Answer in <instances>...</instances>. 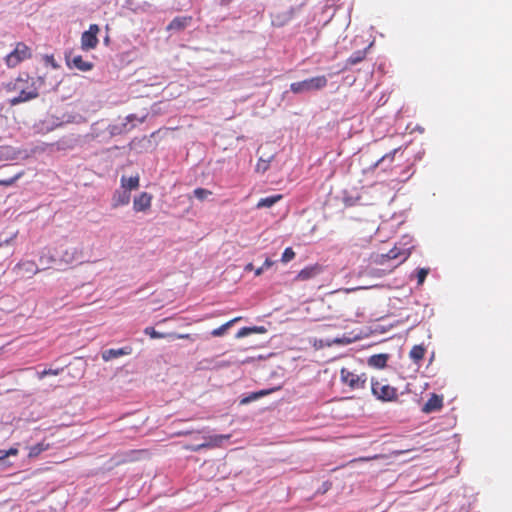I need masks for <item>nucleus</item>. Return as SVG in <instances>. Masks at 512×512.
Here are the masks:
<instances>
[{
    "label": "nucleus",
    "mask_w": 512,
    "mask_h": 512,
    "mask_svg": "<svg viewBox=\"0 0 512 512\" xmlns=\"http://www.w3.org/2000/svg\"><path fill=\"white\" fill-rule=\"evenodd\" d=\"M8 92H18V95L10 99L12 106L33 100L39 96L35 80L28 74L19 75L14 81L6 84Z\"/></svg>",
    "instance_id": "obj_1"
},
{
    "label": "nucleus",
    "mask_w": 512,
    "mask_h": 512,
    "mask_svg": "<svg viewBox=\"0 0 512 512\" xmlns=\"http://www.w3.org/2000/svg\"><path fill=\"white\" fill-rule=\"evenodd\" d=\"M371 392L383 402L395 401L398 398L397 388L389 385L387 379H371Z\"/></svg>",
    "instance_id": "obj_2"
},
{
    "label": "nucleus",
    "mask_w": 512,
    "mask_h": 512,
    "mask_svg": "<svg viewBox=\"0 0 512 512\" xmlns=\"http://www.w3.org/2000/svg\"><path fill=\"white\" fill-rule=\"evenodd\" d=\"M328 80L324 75L315 76L303 81L293 82L290 84V90L295 94L318 91L327 86Z\"/></svg>",
    "instance_id": "obj_3"
},
{
    "label": "nucleus",
    "mask_w": 512,
    "mask_h": 512,
    "mask_svg": "<svg viewBox=\"0 0 512 512\" xmlns=\"http://www.w3.org/2000/svg\"><path fill=\"white\" fill-rule=\"evenodd\" d=\"M32 57V49L24 42H17L14 49L5 57V64L8 68H15L23 61Z\"/></svg>",
    "instance_id": "obj_4"
},
{
    "label": "nucleus",
    "mask_w": 512,
    "mask_h": 512,
    "mask_svg": "<svg viewBox=\"0 0 512 512\" xmlns=\"http://www.w3.org/2000/svg\"><path fill=\"white\" fill-rule=\"evenodd\" d=\"M341 382L350 387L352 390L364 389L367 382V375L365 373L357 374L350 371L348 368H341L340 370Z\"/></svg>",
    "instance_id": "obj_5"
},
{
    "label": "nucleus",
    "mask_w": 512,
    "mask_h": 512,
    "mask_svg": "<svg viewBox=\"0 0 512 512\" xmlns=\"http://www.w3.org/2000/svg\"><path fill=\"white\" fill-rule=\"evenodd\" d=\"M100 28L97 24H91L87 31H84L81 35V49L89 51L95 49L99 43L98 33Z\"/></svg>",
    "instance_id": "obj_6"
},
{
    "label": "nucleus",
    "mask_w": 512,
    "mask_h": 512,
    "mask_svg": "<svg viewBox=\"0 0 512 512\" xmlns=\"http://www.w3.org/2000/svg\"><path fill=\"white\" fill-rule=\"evenodd\" d=\"M66 65L70 69H77L82 72H87L93 69L92 62L84 60L81 55H74L72 52L65 54Z\"/></svg>",
    "instance_id": "obj_7"
},
{
    "label": "nucleus",
    "mask_w": 512,
    "mask_h": 512,
    "mask_svg": "<svg viewBox=\"0 0 512 512\" xmlns=\"http://www.w3.org/2000/svg\"><path fill=\"white\" fill-rule=\"evenodd\" d=\"M230 435H214L207 437V441L198 445H186L184 448L190 451H200L205 448H214L221 446L224 440H228Z\"/></svg>",
    "instance_id": "obj_8"
},
{
    "label": "nucleus",
    "mask_w": 512,
    "mask_h": 512,
    "mask_svg": "<svg viewBox=\"0 0 512 512\" xmlns=\"http://www.w3.org/2000/svg\"><path fill=\"white\" fill-rule=\"evenodd\" d=\"M411 255V249H401L397 246H394L390 249L386 254L381 255V260L379 261L381 264H384L385 260H396L401 258L398 264L405 262Z\"/></svg>",
    "instance_id": "obj_9"
},
{
    "label": "nucleus",
    "mask_w": 512,
    "mask_h": 512,
    "mask_svg": "<svg viewBox=\"0 0 512 512\" xmlns=\"http://www.w3.org/2000/svg\"><path fill=\"white\" fill-rule=\"evenodd\" d=\"M152 199V194L148 192L140 193L138 196L134 197L133 210L135 212H147L151 208Z\"/></svg>",
    "instance_id": "obj_10"
},
{
    "label": "nucleus",
    "mask_w": 512,
    "mask_h": 512,
    "mask_svg": "<svg viewBox=\"0 0 512 512\" xmlns=\"http://www.w3.org/2000/svg\"><path fill=\"white\" fill-rule=\"evenodd\" d=\"M443 407V396L432 394L422 407V412L429 414L441 410Z\"/></svg>",
    "instance_id": "obj_11"
},
{
    "label": "nucleus",
    "mask_w": 512,
    "mask_h": 512,
    "mask_svg": "<svg viewBox=\"0 0 512 512\" xmlns=\"http://www.w3.org/2000/svg\"><path fill=\"white\" fill-rule=\"evenodd\" d=\"M15 270H18L23 276L28 277L36 275L40 271L36 263L30 260L19 262L15 266Z\"/></svg>",
    "instance_id": "obj_12"
},
{
    "label": "nucleus",
    "mask_w": 512,
    "mask_h": 512,
    "mask_svg": "<svg viewBox=\"0 0 512 512\" xmlns=\"http://www.w3.org/2000/svg\"><path fill=\"white\" fill-rule=\"evenodd\" d=\"M130 199H131L130 192H128L124 189L116 190L112 196L111 206H112V208L116 209L118 207L128 205L130 202Z\"/></svg>",
    "instance_id": "obj_13"
},
{
    "label": "nucleus",
    "mask_w": 512,
    "mask_h": 512,
    "mask_svg": "<svg viewBox=\"0 0 512 512\" xmlns=\"http://www.w3.org/2000/svg\"><path fill=\"white\" fill-rule=\"evenodd\" d=\"M322 271L320 265H312L302 269L295 277L296 281H306L319 275Z\"/></svg>",
    "instance_id": "obj_14"
},
{
    "label": "nucleus",
    "mask_w": 512,
    "mask_h": 512,
    "mask_svg": "<svg viewBox=\"0 0 512 512\" xmlns=\"http://www.w3.org/2000/svg\"><path fill=\"white\" fill-rule=\"evenodd\" d=\"M192 22L191 16L175 17L167 26V30L181 31L189 26Z\"/></svg>",
    "instance_id": "obj_15"
},
{
    "label": "nucleus",
    "mask_w": 512,
    "mask_h": 512,
    "mask_svg": "<svg viewBox=\"0 0 512 512\" xmlns=\"http://www.w3.org/2000/svg\"><path fill=\"white\" fill-rule=\"evenodd\" d=\"M131 352H132V348L129 346L118 348V349H108L102 353V359L104 361H110L112 359H115V358H118L121 356L129 355V354H131Z\"/></svg>",
    "instance_id": "obj_16"
},
{
    "label": "nucleus",
    "mask_w": 512,
    "mask_h": 512,
    "mask_svg": "<svg viewBox=\"0 0 512 512\" xmlns=\"http://www.w3.org/2000/svg\"><path fill=\"white\" fill-rule=\"evenodd\" d=\"M389 360V355L385 353L374 354L368 358V365L373 368L383 369L386 367Z\"/></svg>",
    "instance_id": "obj_17"
},
{
    "label": "nucleus",
    "mask_w": 512,
    "mask_h": 512,
    "mask_svg": "<svg viewBox=\"0 0 512 512\" xmlns=\"http://www.w3.org/2000/svg\"><path fill=\"white\" fill-rule=\"evenodd\" d=\"M120 182L121 188L130 192L131 190H136L139 188L140 178L139 175H135L129 178L122 176Z\"/></svg>",
    "instance_id": "obj_18"
},
{
    "label": "nucleus",
    "mask_w": 512,
    "mask_h": 512,
    "mask_svg": "<svg viewBox=\"0 0 512 512\" xmlns=\"http://www.w3.org/2000/svg\"><path fill=\"white\" fill-rule=\"evenodd\" d=\"M13 238L0 242V266L13 255L11 242Z\"/></svg>",
    "instance_id": "obj_19"
},
{
    "label": "nucleus",
    "mask_w": 512,
    "mask_h": 512,
    "mask_svg": "<svg viewBox=\"0 0 512 512\" xmlns=\"http://www.w3.org/2000/svg\"><path fill=\"white\" fill-rule=\"evenodd\" d=\"M266 332L267 329L264 326L243 327L237 332L236 338H243L254 333L264 334Z\"/></svg>",
    "instance_id": "obj_20"
},
{
    "label": "nucleus",
    "mask_w": 512,
    "mask_h": 512,
    "mask_svg": "<svg viewBox=\"0 0 512 512\" xmlns=\"http://www.w3.org/2000/svg\"><path fill=\"white\" fill-rule=\"evenodd\" d=\"M282 198H283V196L281 194H275V195H271V196H268L265 198H261L258 201L256 207L258 209L272 207L274 204L279 202Z\"/></svg>",
    "instance_id": "obj_21"
},
{
    "label": "nucleus",
    "mask_w": 512,
    "mask_h": 512,
    "mask_svg": "<svg viewBox=\"0 0 512 512\" xmlns=\"http://www.w3.org/2000/svg\"><path fill=\"white\" fill-rule=\"evenodd\" d=\"M51 445L45 441L39 442L36 445H33L29 448L28 457L29 458H36L38 457L42 452L47 451L50 449Z\"/></svg>",
    "instance_id": "obj_22"
},
{
    "label": "nucleus",
    "mask_w": 512,
    "mask_h": 512,
    "mask_svg": "<svg viewBox=\"0 0 512 512\" xmlns=\"http://www.w3.org/2000/svg\"><path fill=\"white\" fill-rule=\"evenodd\" d=\"M241 320V317H235L231 320H229L228 322L224 323L223 325H221L220 327L216 328V329H213L211 331V335L213 337H220V336H223L226 331L235 323H237L238 321Z\"/></svg>",
    "instance_id": "obj_23"
},
{
    "label": "nucleus",
    "mask_w": 512,
    "mask_h": 512,
    "mask_svg": "<svg viewBox=\"0 0 512 512\" xmlns=\"http://www.w3.org/2000/svg\"><path fill=\"white\" fill-rule=\"evenodd\" d=\"M426 353V348L423 345H415L409 352L410 358L415 362L419 363L423 360Z\"/></svg>",
    "instance_id": "obj_24"
},
{
    "label": "nucleus",
    "mask_w": 512,
    "mask_h": 512,
    "mask_svg": "<svg viewBox=\"0 0 512 512\" xmlns=\"http://www.w3.org/2000/svg\"><path fill=\"white\" fill-rule=\"evenodd\" d=\"M20 152L13 147L4 146L0 148V159L14 160L19 156Z\"/></svg>",
    "instance_id": "obj_25"
},
{
    "label": "nucleus",
    "mask_w": 512,
    "mask_h": 512,
    "mask_svg": "<svg viewBox=\"0 0 512 512\" xmlns=\"http://www.w3.org/2000/svg\"><path fill=\"white\" fill-rule=\"evenodd\" d=\"M273 157H274L273 155H270L267 158H264L263 156L259 157L258 162L256 164V171L262 172V173L267 171Z\"/></svg>",
    "instance_id": "obj_26"
},
{
    "label": "nucleus",
    "mask_w": 512,
    "mask_h": 512,
    "mask_svg": "<svg viewBox=\"0 0 512 512\" xmlns=\"http://www.w3.org/2000/svg\"><path fill=\"white\" fill-rule=\"evenodd\" d=\"M144 333L152 339L169 338V333H161L156 331L153 327H146Z\"/></svg>",
    "instance_id": "obj_27"
},
{
    "label": "nucleus",
    "mask_w": 512,
    "mask_h": 512,
    "mask_svg": "<svg viewBox=\"0 0 512 512\" xmlns=\"http://www.w3.org/2000/svg\"><path fill=\"white\" fill-rule=\"evenodd\" d=\"M24 175V171H20L16 173L14 176L6 179H0V185L4 187L12 186L17 180H19Z\"/></svg>",
    "instance_id": "obj_28"
},
{
    "label": "nucleus",
    "mask_w": 512,
    "mask_h": 512,
    "mask_svg": "<svg viewBox=\"0 0 512 512\" xmlns=\"http://www.w3.org/2000/svg\"><path fill=\"white\" fill-rule=\"evenodd\" d=\"M365 58V52L364 51H357L353 53L347 60V63L349 65H356L363 61Z\"/></svg>",
    "instance_id": "obj_29"
},
{
    "label": "nucleus",
    "mask_w": 512,
    "mask_h": 512,
    "mask_svg": "<svg viewBox=\"0 0 512 512\" xmlns=\"http://www.w3.org/2000/svg\"><path fill=\"white\" fill-rule=\"evenodd\" d=\"M193 193L198 200L203 201L212 194V191L205 188H196Z\"/></svg>",
    "instance_id": "obj_30"
},
{
    "label": "nucleus",
    "mask_w": 512,
    "mask_h": 512,
    "mask_svg": "<svg viewBox=\"0 0 512 512\" xmlns=\"http://www.w3.org/2000/svg\"><path fill=\"white\" fill-rule=\"evenodd\" d=\"M400 148H395L394 150H392L391 152L385 154L384 156H382L376 163H375V167L378 166L380 163L382 162H385V161H389V162H392L394 160V157L396 155V153L399 151Z\"/></svg>",
    "instance_id": "obj_31"
},
{
    "label": "nucleus",
    "mask_w": 512,
    "mask_h": 512,
    "mask_svg": "<svg viewBox=\"0 0 512 512\" xmlns=\"http://www.w3.org/2000/svg\"><path fill=\"white\" fill-rule=\"evenodd\" d=\"M18 455V449L15 447H11L8 450H0V463L4 461L9 456Z\"/></svg>",
    "instance_id": "obj_32"
},
{
    "label": "nucleus",
    "mask_w": 512,
    "mask_h": 512,
    "mask_svg": "<svg viewBox=\"0 0 512 512\" xmlns=\"http://www.w3.org/2000/svg\"><path fill=\"white\" fill-rule=\"evenodd\" d=\"M294 257H295V252L293 251V249L291 247H288L284 250L282 257H281V261L283 263H288L289 261L294 259Z\"/></svg>",
    "instance_id": "obj_33"
},
{
    "label": "nucleus",
    "mask_w": 512,
    "mask_h": 512,
    "mask_svg": "<svg viewBox=\"0 0 512 512\" xmlns=\"http://www.w3.org/2000/svg\"><path fill=\"white\" fill-rule=\"evenodd\" d=\"M62 371V368L57 369H45L37 374L39 379H43L46 376L52 375L56 376Z\"/></svg>",
    "instance_id": "obj_34"
},
{
    "label": "nucleus",
    "mask_w": 512,
    "mask_h": 512,
    "mask_svg": "<svg viewBox=\"0 0 512 512\" xmlns=\"http://www.w3.org/2000/svg\"><path fill=\"white\" fill-rule=\"evenodd\" d=\"M428 273H429V269L428 268H419V269H417L416 276H417V281H418L419 285L424 283Z\"/></svg>",
    "instance_id": "obj_35"
},
{
    "label": "nucleus",
    "mask_w": 512,
    "mask_h": 512,
    "mask_svg": "<svg viewBox=\"0 0 512 512\" xmlns=\"http://www.w3.org/2000/svg\"><path fill=\"white\" fill-rule=\"evenodd\" d=\"M170 339H191L190 334H177V333H169Z\"/></svg>",
    "instance_id": "obj_36"
},
{
    "label": "nucleus",
    "mask_w": 512,
    "mask_h": 512,
    "mask_svg": "<svg viewBox=\"0 0 512 512\" xmlns=\"http://www.w3.org/2000/svg\"><path fill=\"white\" fill-rule=\"evenodd\" d=\"M51 261H52V258H51V255L48 254H43L41 257H40V263L42 264H46L47 266H49L51 264Z\"/></svg>",
    "instance_id": "obj_37"
},
{
    "label": "nucleus",
    "mask_w": 512,
    "mask_h": 512,
    "mask_svg": "<svg viewBox=\"0 0 512 512\" xmlns=\"http://www.w3.org/2000/svg\"><path fill=\"white\" fill-rule=\"evenodd\" d=\"M272 390H261L259 392H256L254 393L250 399H257L259 397H262V396H265V395H268Z\"/></svg>",
    "instance_id": "obj_38"
},
{
    "label": "nucleus",
    "mask_w": 512,
    "mask_h": 512,
    "mask_svg": "<svg viewBox=\"0 0 512 512\" xmlns=\"http://www.w3.org/2000/svg\"><path fill=\"white\" fill-rule=\"evenodd\" d=\"M45 60L47 63H49L53 68H57L58 67V64L56 63L55 61V58L53 55H50V56H46L45 57Z\"/></svg>",
    "instance_id": "obj_39"
},
{
    "label": "nucleus",
    "mask_w": 512,
    "mask_h": 512,
    "mask_svg": "<svg viewBox=\"0 0 512 512\" xmlns=\"http://www.w3.org/2000/svg\"><path fill=\"white\" fill-rule=\"evenodd\" d=\"M273 264H274V262H273V261H271L269 258H267V259L264 261V263H263L262 267H264V269H265V270H267V269H269Z\"/></svg>",
    "instance_id": "obj_40"
},
{
    "label": "nucleus",
    "mask_w": 512,
    "mask_h": 512,
    "mask_svg": "<svg viewBox=\"0 0 512 512\" xmlns=\"http://www.w3.org/2000/svg\"><path fill=\"white\" fill-rule=\"evenodd\" d=\"M264 270H265V269H264V267H262V266H261V267H259V268H257V269L255 270V275H256V276H260V275L263 273V271H264Z\"/></svg>",
    "instance_id": "obj_41"
},
{
    "label": "nucleus",
    "mask_w": 512,
    "mask_h": 512,
    "mask_svg": "<svg viewBox=\"0 0 512 512\" xmlns=\"http://www.w3.org/2000/svg\"><path fill=\"white\" fill-rule=\"evenodd\" d=\"M254 269V266L252 263H248L246 266H245V271H252Z\"/></svg>",
    "instance_id": "obj_42"
},
{
    "label": "nucleus",
    "mask_w": 512,
    "mask_h": 512,
    "mask_svg": "<svg viewBox=\"0 0 512 512\" xmlns=\"http://www.w3.org/2000/svg\"><path fill=\"white\" fill-rule=\"evenodd\" d=\"M412 449H406V450H399V451H395L393 452L395 455H401L405 452H408V451H411Z\"/></svg>",
    "instance_id": "obj_43"
},
{
    "label": "nucleus",
    "mask_w": 512,
    "mask_h": 512,
    "mask_svg": "<svg viewBox=\"0 0 512 512\" xmlns=\"http://www.w3.org/2000/svg\"><path fill=\"white\" fill-rule=\"evenodd\" d=\"M370 458H367V457H364V458H360V460H369Z\"/></svg>",
    "instance_id": "obj_44"
}]
</instances>
